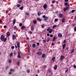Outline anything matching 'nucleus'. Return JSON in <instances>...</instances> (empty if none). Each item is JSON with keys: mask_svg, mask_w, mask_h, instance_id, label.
<instances>
[{"mask_svg": "<svg viewBox=\"0 0 76 76\" xmlns=\"http://www.w3.org/2000/svg\"><path fill=\"white\" fill-rule=\"evenodd\" d=\"M4 28H7V26H4Z\"/></svg>", "mask_w": 76, "mask_h": 76, "instance_id": "obj_58", "label": "nucleus"}, {"mask_svg": "<svg viewBox=\"0 0 76 76\" xmlns=\"http://www.w3.org/2000/svg\"><path fill=\"white\" fill-rule=\"evenodd\" d=\"M50 27H48L47 29V31H50Z\"/></svg>", "mask_w": 76, "mask_h": 76, "instance_id": "obj_42", "label": "nucleus"}, {"mask_svg": "<svg viewBox=\"0 0 76 76\" xmlns=\"http://www.w3.org/2000/svg\"><path fill=\"white\" fill-rule=\"evenodd\" d=\"M37 46H38V45H39V43L38 42H37Z\"/></svg>", "mask_w": 76, "mask_h": 76, "instance_id": "obj_63", "label": "nucleus"}, {"mask_svg": "<svg viewBox=\"0 0 76 76\" xmlns=\"http://www.w3.org/2000/svg\"><path fill=\"white\" fill-rule=\"evenodd\" d=\"M37 54L39 56H41V55H42V52H38L37 53Z\"/></svg>", "mask_w": 76, "mask_h": 76, "instance_id": "obj_4", "label": "nucleus"}, {"mask_svg": "<svg viewBox=\"0 0 76 76\" xmlns=\"http://www.w3.org/2000/svg\"><path fill=\"white\" fill-rule=\"evenodd\" d=\"M33 23H34V24H36V23H37V21L36 20L33 21Z\"/></svg>", "mask_w": 76, "mask_h": 76, "instance_id": "obj_44", "label": "nucleus"}, {"mask_svg": "<svg viewBox=\"0 0 76 76\" xmlns=\"http://www.w3.org/2000/svg\"><path fill=\"white\" fill-rule=\"evenodd\" d=\"M46 17L45 16V15H43V16H42V18H45Z\"/></svg>", "mask_w": 76, "mask_h": 76, "instance_id": "obj_54", "label": "nucleus"}, {"mask_svg": "<svg viewBox=\"0 0 76 76\" xmlns=\"http://www.w3.org/2000/svg\"><path fill=\"white\" fill-rule=\"evenodd\" d=\"M13 29H14L15 30L17 29V27L16 26H15L13 27Z\"/></svg>", "mask_w": 76, "mask_h": 76, "instance_id": "obj_37", "label": "nucleus"}, {"mask_svg": "<svg viewBox=\"0 0 76 76\" xmlns=\"http://www.w3.org/2000/svg\"><path fill=\"white\" fill-rule=\"evenodd\" d=\"M66 47V44H64L62 45V48L63 49H64Z\"/></svg>", "mask_w": 76, "mask_h": 76, "instance_id": "obj_16", "label": "nucleus"}, {"mask_svg": "<svg viewBox=\"0 0 76 76\" xmlns=\"http://www.w3.org/2000/svg\"><path fill=\"white\" fill-rule=\"evenodd\" d=\"M41 15V11H39V12L37 13V15L38 16H40V15Z\"/></svg>", "mask_w": 76, "mask_h": 76, "instance_id": "obj_10", "label": "nucleus"}, {"mask_svg": "<svg viewBox=\"0 0 76 76\" xmlns=\"http://www.w3.org/2000/svg\"><path fill=\"white\" fill-rule=\"evenodd\" d=\"M69 70V68H67L66 69L65 71V73H67L68 72V71Z\"/></svg>", "mask_w": 76, "mask_h": 76, "instance_id": "obj_23", "label": "nucleus"}, {"mask_svg": "<svg viewBox=\"0 0 76 76\" xmlns=\"http://www.w3.org/2000/svg\"><path fill=\"white\" fill-rule=\"evenodd\" d=\"M56 1L53 0L52 1V3H56Z\"/></svg>", "mask_w": 76, "mask_h": 76, "instance_id": "obj_39", "label": "nucleus"}, {"mask_svg": "<svg viewBox=\"0 0 76 76\" xmlns=\"http://www.w3.org/2000/svg\"><path fill=\"white\" fill-rule=\"evenodd\" d=\"M43 7L44 9H47V4H45L44 5Z\"/></svg>", "mask_w": 76, "mask_h": 76, "instance_id": "obj_7", "label": "nucleus"}, {"mask_svg": "<svg viewBox=\"0 0 76 76\" xmlns=\"http://www.w3.org/2000/svg\"><path fill=\"white\" fill-rule=\"evenodd\" d=\"M14 55H16V52L15 51H14L13 53Z\"/></svg>", "mask_w": 76, "mask_h": 76, "instance_id": "obj_36", "label": "nucleus"}, {"mask_svg": "<svg viewBox=\"0 0 76 76\" xmlns=\"http://www.w3.org/2000/svg\"><path fill=\"white\" fill-rule=\"evenodd\" d=\"M55 59L56 58L55 57H53L52 59V60L53 62H54V61H55Z\"/></svg>", "mask_w": 76, "mask_h": 76, "instance_id": "obj_20", "label": "nucleus"}, {"mask_svg": "<svg viewBox=\"0 0 76 76\" xmlns=\"http://www.w3.org/2000/svg\"><path fill=\"white\" fill-rule=\"evenodd\" d=\"M10 72H12L13 71V69H11L10 70Z\"/></svg>", "mask_w": 76, "mask_h": 76, "instance_id": "obj_64", "label": "nucleus"}, {"mask_svg": "<svg viewBox=\"0 0 76 76\" xmlns=\"http://www.w3.org/2000/svg\"><path fill=\"white\" fill-rule=\"evenodd\" d=\"M12 38L13 40H15V39H16V36H15V35H12Z\"/></svg>", "mask_w": 76, "mask_h": 76, "instance_id": "obj_6", "label": "nucleus"}, {"mask_svg": "<svg viewBox=\"0 0 76 76\" xmlns=\"http://www.w3.org/2000/svg\"><path fill=\"white\" fill-rule=\"evenodd\" d=\"M44 26H45V24H43L42 25V28H44Z\"/></svg>", "mask_w": 76, "mask_h": 76, "instance_id": "obj_26", "label": "nucleus"}, {"mask_svg": "<svg viewBox=\"0 0 76 76\" xmlns=\"http://www.w3.org/2000/svg\"><path fill=\"white\" fill-rule=\"evenodd\" d=\"M73 67H74V69H76V65L74 64L73 65Z\"/></svg>", "mask_w": 76, "mask_h": 76, "instance_id": "obj_48", "label": "nucleus"}, {"mask_svg": "<svg viewBox=\"0 0 76 76\" xmlns=\"http://www.w3.org/2000/svg\"><path fill=\"white\" fill-rule=\"evenodd\" d=\"M57 68V65H55L54 66V67H53V69L54 70H56Z\"/></svg>", "mask_w": 76, "mask_h": 76, "instance_id": "obj_14", "label": "nucleus"}, {"mask_svg": "<svg viewBox=\"0 0 76 76\" xmlns=\"http://www.w3.org/2000/svg\"><path fill=\"white\" fill-rule=\"evenodd\" d=\"M52 72V69H48V72L49 73H51Z\"/></svg>", "mask_w": 76, "mask_h": 76, "instance_id": "obj_28", "label": "nucleus"}, {"mask_svg": "<svg viewBox=\"0 0 76 76\" xmlns=\"http://www.w3.org/2000/svg\"><path fill=\"white\" fill-rule=\"evenodd\" d=\"M56 26H57V25H53V28L54 29V28H56Z\"/></svg>", "mask_w": 76, "mask_h": 76, "instance_id": "obj_33", "label": "nucleus"}, {"mask_svg": "<svg viewBox=\"0 0 76 76\" xmlns=\"http://www.w3.org/2000/svg\"><path fill=\"white\" fill-rule=\"evenodd\" d=\"M21 6V5H20V4H18L17 5V7H20Z\"/></svg>", "mask_w": 76, "mask_h": 76, "instance_id": "obj_35", "label": "nucleus"}, {"mask_svg": "<svg viewBox=\"0 0 76 76\" xmlns=\"http://www.w3.org/2000/svg\"><path fill=\"white\" fill-rule=\"evenodd\" d=\"M22 1V0H19L18 1V3H21Z\"/></svg>", "mask_w": 76, "mask_h": 76, "instance_id": "obj_50", "label": "nucleus"}, {"mask_svg": "<svg viewBox=\"0 0 76 76\" xmlns=\"http://www.w3.org/2000/svg\"><path fill=\"white\" fill-rule=\"evenodd\" d=\"M74 29V31H76V27H75Z\"/></svg>", "mask_w": 76, "mask_h": 76, "instance_id": "obj_57", "label": "nucleus"}, {"mask_svg": "<svg viewBox=\"0 0 76 76\" xmlns=\"http://www.w3.org/2000/svg\"><path fill=\"white\" fill-rule=\"evenodd\" d=\"M11 48L12 49H14V48H15V47L13 46H12L11 47Z\"/></svg>", "mask_w": 76, "mask_h": 76, "instance_id": "obj_49", "label": "nucleus"}, {"mask_svg": "<svg viewBox=\"0 0 76 76\" xmlns=\"http://www.w3.org/2000/svg\"><path fill=\"white\" fill-rule=\"evenodd\" d=\"M18 58H20L21 57V56H20V55H18Z\"/></svg>", "mask_w": 76, "mask_h": 76, "instance_id": "obj_53", "label": "nucleus"}, {"mask_svg": "<svg viewBox=\"0 0 76 76\" xmlns=\"http://www.w3.org/2000/svg\"><path fill=\"white\" fill-rule=\"evenodd\" d=\"M63 14H61V13H60L59 15V16L60 18H63Z\"/></svg>", "mask_w": 76, "mask_h": 76, "instance_id": "obj_9", "label": "nucleus"}, {"mask_svg": "<svg viewBox=\"0 0 76 76\" xmlns=\"http://www.w3.org/2000/svg\"><path fill=\"white\" fill-rule=\"evenodd\" d=\"M51 45H52V46H53L54 45V43H52L51 44Z\"/></svg>", "mask_w": 76, "mask_h": 76, "instance_id": "obj_59", "label": "nucleus"}, {"mask_svg": "<svg viewBox=\"0 0 76 76\" xmlns=\"http://www.w3.org/2000/svg\"><path fill=\"white\" fill-rule=\"evenodd\" d=\"M75 49H72L70 53H74V52L75 51Z\"/></svg>", "mask_w": 76, "mask_h": 76, "instance_id": "obj_22", "label": "nucleus"}, {"mask_svg": "<svg viewBox=\"0 0 76 76\" xmlns=\"http://www.w3.org/2000/svg\"><path fill=\"white\" fill-rule=\"evenodd\" d=\"M33 48H35V44H33L32 45Z\"/></svg>", "mask_w": 76, "mask_h": 76, "instance_id": "obj_27", "label": "nucleus"}, {"mask_svg": "<svg viewBox=\"0 0 76 76\" xmlns=\"http://www.w3.org/2000/svg\"><path fill=\"white\" fill-rule=\"evenodd\" d=\"M13 25H15V23H16V19H14V20L13 21Z\"/></svg>", "mask_w": 76, "mask_h": 76, "instance_id": "obj_19", "label": "nucleus"}, {"mask_svg": "<svg viewBox=\"0 0 76 76\" xmlns=\"http://www.w3.org/2000/svg\"><path fill=\"white\" fill-rule=\"evenodd\" d=\"M37 20H38V21H40V22H41V21L42 20V19H41V18H37Z\"/></svg>", "mask_w": 76, "mask_h": 76, "instance_id": "obj_12", "label": "nucleus"}, {"mask_svg": "<svg viewBox=\"0 0 76 76\" xmlns=\"http://www.w3.org/2000/svg\"><path fill=\"white\" fill-rule=\"evenodd\" d=\"M25 14L26 15H27V16H29V12H28V13H26V12L25 13Z\"/></svg>", "mask_w": 76, "mask_h": 76, "instance_id": "obj_29", "label": "nucleus"}, {"mask_svg": "<svg viewBox=\"0 0 76 76\" xmlns=\"http://www.w3.org/2000/svg\"><path fill=\"white\" fill-rule=\"evenodd\" d=\"M23 6L21 7H20V10H23Z\"/></svg>", "mask_w": 76, "mask_h": 76, "instance_id": "obj_38", "label": "nucleus"}, {"mask_svg": "<svg viewBox=\"0 0 76 76\" xmlns=\"http://www.w3.org/2000/svg\"><path fill=\"white\" fill-rule=\"evenodd\" d=\"M68 5V3H65L64 4V5H65V6H67Z\"/></svg>", "mask_w": 76, "mask_h": 76, "instance_id": "obj_41", "label": "nucleus"}, {"mask_svg": "<svg viewBox=\"0 0 76 76\" xmlns=\"http://www.w3.org/2000/svg\"><path fill=\"white\" fill-rule=\"evenodd\" d=\"M64 58H65V56H63V55H61L60 57V60L62 61Z\"/></svg>", "mask_w": 76, "mask_h": 76, "instance_id": "obj_2", "label": "nucleus"}, {"mask_svg": "<svg viewBox=\"0 0 76 76\" xmlns=\"http://www.w3.org/2000/svg\"><path fill=\"white\" fill-rule=\"evenodd\" d=\"M17 64L18 66H19V64H20V62H19V61L17 62Z\"/></svg>", "mask_w": 76, "mask_h": 76, "instance_id": "obj_34", "label": "nucleus"}, {"mask_svg": "<svg viewBox=\"0 0 76 76\" xmlns=\"http://www.w3.org/2000/svg\"><path fill=\"white\" fill-rule=\"evenodd\" d=\"M58 37L59 38H62L63 36H62V34L61 33H59L58 34Z\"/></svg>", "mask_w": 76, "mask_h": 76, "instance_id": "obj_3", "label": "nucleus"}, {"mask_svg": "<svg viewBox=\"0 0 76 76\" xmlns=\"http://www.w3.org/2000/svg\"><path fill=\"white\" fill-rule=\"evenodd\" d=\"M52 31H53V29H51L49 31V33H51V32H52Z\"/></svg>", "mask_w": 76, "mask_h": 76, "instance_id": "obj_30", "label": "nucleus"}, {"mask_svg": "<svg viewBox=\"0 0 76 76\" xmlns=\"http://www.w3.org/2000/svg\"><path fill=\"white\" fill-rule=\"evenodd\" d=\"M75 24H72V26H75Z\"/></svg>", "mask_w": 76, "mask_h": 76, "instance_id": "obj_62", "label": "nucleus"}, {"mask_svg": "<svg viewBox=\"0 0 76 76\" xmlns=\"http://www.w3.org/2000/svg\"><path fill=\"white\" fill-rule=\"evenodd\" d=\"M45 53H44L42 54V58H45Z\"/></svg>", "mask_w": 76, "mask_h": 76, "instance_id": "obj_11", "label": "nucleus"}, {"mask_svg": "<svg viewBox=\"0 0 76 76\" xmlns=\"http://www.w3.org/2000/svg\"><path fill=\"white\" fill-rule=\"evenodd\" d=\"M13 56V53H11L10 54V57H11Z\"/></svg>", "mask_w": 76, "mask_h": 76, "instance_id": "obj_31", "label": "nucleus"}, {"mask_svg": "<svg viewBox=\"0 0 76 76\" xmlns=\"http://www.w3.org/2000/svg\"><path fill=\"white\" fill-rule=\"evenodd\" d=\"M26 72L27 73H29L30 72V70L29 69H28Z\"/></svg>", "mask_w": 76, "mask_h": 76, "instance_id": "obj_46", "label": "nucleus"}, {"mask_svg": "<svg viewBox=\"0 0 76 76\" xmlns=\"http://www.w3.org/2000/svg\"><path fill=\"white\" fill-rule=\"evenodd\" d=\"M53 34H50V37H53Z\"/></svg>", "mask_w": 76, "mask_h": 76, "instance_id": "obj_61", "label": "nucleus"}, {"mask_svg": "<svg viewBox=\"0 0 76 76\" xmlns=\"http://www.w3.org/2000/svg\"><path fill=\"white\" fill-rule=\"evenodd\" d=\"M47 36L49 37L50 36V34L49 33H48L47 34Z\"/></svg>", "mask_w": 76, "mask_h": 76, "instance_id": "obj_60", "label": "nucleus"}, {"mask_svg": "<svg viewBox=\"0 0 76 76\" xmlns=\"http://www.w3.org/2000/svg\"><path fill=\"white\" fill-rule=\"evenodd\" d=\"M54 21L55 22H57L58 21V19L56 18L55 19Z\"/></svg>", "mask_w": 76, "mask_h": 76, "instance_id": "obj_32", "label": "nucleus"}, {"mask_svg": "<svg viewBox=\"0 0 76 76\" xmlns=\"http://www.w3.org/2000/svg\"><path fill=\"white\" fill-rule=\"evenodd\" d=\"M31 31H34V26L33 25L31 27Z\"/></svg>", "mask_w": 76, "mask_h": 76, "instance_id": "obj_5", "label": "nucleus"}, {"mask_svg": "<svg viewBox=\"0 0 76 76\" xmlns=\"http://www.w3.org/2000/svg\"><path fill=\"white\" fill-rule=\"evenodd\" d=\"M22 25H23L22 23H20L19 24V26H22Z\"/></svg>", "mask_w": 76, "mask_h": 76, "instance_id": "obj_43", "label": "nucleus"}, {"mask_svg": "<svg viewBox=\"0 0 76 76\" xmlns=\"http://www.w3.org/2000/svg\"><path fill=\"white\" fill-rule=\"evenodd\" d=\"M75 11H76L75 10H72L71 11H70V13H74Z\"/></svg>", "mask_w": 76, "mask_h": 76, "instance_id": "obj_25", "label": "nucleus"}, {"mask_svg": "<svg viewBox=\"0 0 76 76\" xmlns=\"http://www.w3.org/2000/svg\"><path fill=\"white\" fill-rule=\"evenodd\" d=\"M64 21H65V19H64V18H63L61 22L63 23Z\"/></svg>", "mask_w": 76, "mask_h": 76, "instance_id": "obj_24", "label": "nucleus"}, {"mask_svg": "<svg viewBox=\"0 0 76 76\" xmlns=\"http://www.w3.org/2000/svg\"><path fill=\"white\" fill-rule=\"evenodd\" d=\"M9 69V66H7L5 67V69Z\"/></svg>", "mask_w": 76, "mask_h": 76, "instance_id": "obj_52", "label": "nucleus"}, {"mask_svg": "<svg viewBox=\"0 0 76 76\" xmlns=\"http://www.w3.org/2000/svg\"><path fill=\"white\" fill-rule=\"evenodd\" d=\"M68 9H69V7H66L64 8V12H66Z\"/></svg>", "mask_w": 76, "mask_h": 76, "instance_id": "obj_8", "label": "nucleus"}, {"mask_svg": "<svg viewBox=\"0 0 76 76\" xmlns=\"http://www.w3.org/2000/svg\"><path fill=\"white\" fill-rule=\"evenodd\" d=\"M26 28V27L24 26H21V29H25Z\"/></svg>", "mask_w": 76, "mask_h": 76, "instance_id": "obj_21", "label": "nucleus"}, {"mask_svg": "<svg viewBox=\"0 0 76 76\" xmlns=\"http://www.w3.org/2000/svg\"><path fill=\"white\" fill-rule=\"evenodd\" d=\"M10 32H8L7 33V37H9L10 36Z\"/></svg>", "mask_w": 76, "mask_h": 76, "instance_id": "obj_18", "label": "nucleus"}, {"mask_svg": "<svg viewBox=\"0 0 76 76\" xmlns=\"http://www.w3.org/2000/svg\"><path fill=\"white\" fill-rule=\"evenodd\" d=\"M0 39L1 41H4V42H6V40H7V38H5L4 36L3 35H1Z\"/></svg>", "mask_w": 76, "mask_h": 76, "instance_id": "obj_1", "label": "nucleus"}, {"mask_svg": "<svg viewBox=\"0 0 76 76\" xmlns=\"http://www.w3.org/2000/svg\"><path fill=\"white\" fill-rule=\"evenodd\" d=\"M28 33H30V34H32V32L31 31H28Z\"/></svg>", "mask_w": 76, "mask_h": 76, "instance_id": "obj_51", "label": "nucleus"}, {"mask_svg": "<svg viewBox=\"0 0 76 76\" xmlns=\"http://www.w3.org/2000/svg\"><path fill=\"white\" fill-rule=\"evenodd\" d=\"M17 46L18 47V48H20V43L19 42H17Z\"/></svg>", "mask_w": 76, "mask_h": 76, "instance_id": "obj_13", "label": "nucleus"}, {"mask_svg": "<svg viewBox=\"0 0 76 76\" xmlns=\"http://www.w3.org/2000/svg\"><path fill=\"white\" fill-rule=\"evenodd\" d=\"M56 39H57V37H56V36H54V37H53V41H55V40H56Z\"/></svg>", "mask_w": 76, "mask_h": 76, "instance_id": "obj_15", "label": "nucleus"}, {"mask_svg": "<svg viewBox=\"0 0 76 76\" xmlns=\"http://www.w3.org/2000/svg\"><path fill=\"white\" fill-rule=\"evenodd\" d=\"M66 42V40H64L63 42V43L64 44H65V43Z\"/></svg>", "mask_w": 76, "mask_h": 76, "instance_id": "obj_47", "label": "nucleus"}, {"mask_svg": "<svg viewBox=\"0 0 76 76\" xmlns=\"http://www.w3.org/2000/svg\"><path fill=\"white\" fill-rule=\"evenodd\" d=\"M15 48H18V46H17L16 45V44H15Z\"/></svg>", "mask_w": 76, "mask_h": 76, "instance_id": "obj_56", "label": "nucleus"}, {"mask_svg": "<svg viewBox=\"0 0 76 76\" xmlns=\"http://www.w3.org/2000/svg\"><path fill=\"white\" fill-rule=\"evenodd\" d=\"M48 17L47 16H46L45 18L44 19V20L45 21L47 20H48Z\"/></svg>", "mask_w": 76, "mask_h": 76, "instance_id": "obj_17", "label": "nucleus"}, {"mask_svg": "<svg viewBox=\"0 0 76 76\" xmlns=\"http://www.w3.org/2000/svg\"><path fill=\"white\" fill-rule=\"evenodd\" d=\"M69 48L68 47H67L66 48V49H65V51H66V50H68Z\"/></svg>", "mask_w": 76, "mask_h": 76, "instance_id": "obj_40", "label": "nucleus"}, {"mask_svg": "<svg viewBox=\"0 0 76 76\" xmlns=\"http://www.w3.org/2000/svg\"><path fill=\"white\" fill-rule=\"evenodd\" d=\"M8 62L9 63H12V60H9L8 61Z\"/></svg>", "mask_w": 76, "mask_h": 76, "instance_id": "obj_45", "label": "nucleus"}, {"mask_svg": "<svg viewBox=\"0 0 76 76\" xmlns=\"http://www.w3.org/2000/svg\"><path fill=\"white\" fill-rule=\"evenodd\" d=\"M9 74H10V75H12V72H9Z\"/></svg>", "mask_w": 76, "mask_h": 76, "instance_id": "obj_55", "label": "nucleus"}]
</instances>
